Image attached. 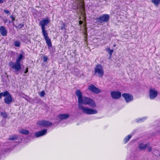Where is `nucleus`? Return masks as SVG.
Here are the masks:
<instances>
[{
    "mask_svg": "<svg viewBox=\"0 0 160 160\" xmlns=\"http://www.w3.org/2000/svg\"><path fill=\"white\" fill-rule=\"evenodd\" d=\"M48 60V58L44 56L43 57V61L44 62H46Z\"/></svg>",
    "mask_w": 160,
    "mask_h": 160,
    "instance_id": "obj_30",
    "label": "nucleus"
},
{
    "mask_svg": "<svg viewBox=\"0 0 160 160\" xmlns=\"http://www.w3.org/2000/svg\"><path fill=\"white\" fill-rule=\"evenodd\" d=\"M106 51L108 52L110 56H111L113 52V50L110 49L109 48H106Z\"/></svg>",
    "mask_w": 160,
    "mask_h": 160,
    "instance_id": "obj_22",
    "label": "nucleus"
},
{
    "mask_svg": "<svg viewBox=\"0 0 160 160\" xmlns=\"http://www.w3.org/2000/svg\"><path fill=\"white\" fill-rule=\"evenodd\" d=\"M151 2L155 6H158L160 4V0H151Z\"/></svg>",
    "mask_w": 160,
    "mask_h": 160,
    "instance_id": "obj_19",
    "label": "nucleus"
},
{
    "mask_svg": "<svg viewBox=\"0 0 160 160\" xmlns=\"http://www.w3.org/2000/svg\"><path fill=\"white\" fill-rule=\"evenodd\" d=\"M28 68H27L26 71L25 72V73H26L28 72Z\"/></svg>",
    "mask_w": 160,
    "mask_h": 160,
    "instance_id": "obj_34",
    "label": "nucleus"
},
{
    "mask_svg": "<svg viewBox=\"0 0 160 160\" xmlns=\"http://www.w3.org/2000/svg\"><path fill=\"white\" fill-rule=\"evenodd\" d=\"M19 132L22 134L24 135H28L29 133V131L27 130L22 129L19 131Z\"/></svg>",
    "mask_w": 160,
    "mask_h": 160,
    "instance_id": "obj_16",
    "label": "nucleus"
},
{
    "mask_svg": "<svg viewBox=\"0 0 160 160\" xmlns=\"http://www.w3.org/2000/svg\"><path fill=\"white\" fill-rule=\"evenodd\" d=\"M10 17L12 18V21H13L15 20V18L12 16H11Z\"/></svg>",
    "mask_w": 160,
    "mask_h": 160,
    "instance_id": "obj_32",
    "label": "nucleus"
},
{
    "mask_svg": "<svg viewBox=\"0 0 160 160\" xmlns=\"http://www.w3.org/2000/svg\"><path fill=\"white\" fill-rule=\"evenodd\" d=\"M158 93V91L155 89H150L149 91V97L150 99H154L157 96Z\"/></svg>",
    "mask_w": 160,
    "mask_h": 160,
    "instance_id": "obj_6",
    "label": "nucleus"
},
{
    "mask_svg": "<svg viewBox=\"0 0 160 160\" xmlns=\"http://www.w3.org/2000/svg\"><path fill=\"white\" fill-rule=\"evenodd\" d=\"M113 46H114V47H116V45H115V44H114V45H113Z\"/></svg>",
    "mask_w": 160,
    "mask_h": 160,
    "instance_id": "obj_37",
    "label": "nucleus"
},
{
    "mask_svg": "<svg viewBox=\"0 0 160 160\" xmlns=\"http://www.w3.org/2000/svg\"><path fill=\"white\" fill-rule=\"evenodd\" d=\"M24 57V54L22 53L20 54L17 58L16 61L20 62V61L22 60Z\"/></svg>",
    "mask_w": 160,
    "mask_h": 160,
    "instance_id": "obj_17",
    "label": "nucleus"
},
{
    "mask_svg": "<svg viewBox=\"0 0 160 160\" xmlns=\"http://www.w3.org/2000/svg\"><path fill=\"white\" fill-rule=\"evenodd\" d=\"M3 21L5 22H7V19H5L3 20Z\"/></svg>",
    "mask_w": 160,
    "mask_h": 160,
    "instance_id": "obj_35",
    "label": "nucleus"
},
{
    "mask_svg": "<svg viewBox=\"0 0 160 160\" xmlns=\"http://www.w3.org/2000/svg\"><path fill=\"white\" fill-rule=\"evenodd\" d=\"M5 97V98L4 99V101L5 103L7 104H9L12 102L11 96L8 92V94H7V95Z\"/></svg>",
    "mask_w": 160,
    "mask_h": 160,
    "instance_id": "obj_12",
    "label": "nucleus"
},
{
    "mask_svg": "<svg viewBox=\"0 0 160 160\" xmlns=\"http://www.w3.org/2000/svg\"><path fill=\"white\" fill-rule=\"evenodd\" d=\"M83 23V22L82 21H80L79 22V24L81 25Z\"/></svg>",
    "mask_w": 160,
    "mask_h": 160,
    "instance_id": "obj_33",
    "label": "nucleus"
},
{
    "mask_svg": "<svg viewBox=\"0 0 160 160\" xmlns=\"http://www.w3.org/2000/svg\"><path fill=\"white\" fill-rule=\"evenodd\" d=\"M50 22V19L48 17L43 19L40 21L39 23V25L41 27L42 33L47 32L46 31L45 29V26L49 23Z\"/></svg>",
    "mask_w": 160,
    "mask_h": 160,
    "instance_id": "obj_3",
    "label": "nucleus"
},
{
    "mask_svg": "<svg viewBox=\"0 0 160 160\" xmlns=\"http://www.w3.org/2000/svg\"><path fill=\"white\" fill-rule=\"evenodd\" d=\"M109 18V16L108 14H104L103 16L100 17L99 18V21L100 22H106L108 21Z\"/></svg>",
    "mask_w": 160,
    "mask_h": 160,
    "instance_id": "obj_10",
    "label": "nucleus"
},
{
    "mask_svg": "<svg viewBox=\"0 0 160 160\" xmlns=\"http://www.w3.org/2000/svg\"><path fill=\"white\" fill-rule=\"evenodd\" d=\"M131 138V136L130 135H128L124 139V142L125 143H127Z\"/></svg>",
    "mask_w": 160,
    "mask_h": 160,
    "instance_id": "obj_21",
    "label": "nucleus"
},
{
    "mask_svg": "<svg viewBox=\"0 0 160 160\" xmlns=\"http://www.w3.org/2000/svg\"><path fill=\"white\" fill-rule=\"evenodd\" d=\"M76 94L78 98V108L82 110L83 113L88 115L95 114L98 113V111L97 109L84 106L82 105H88L92 108L96 107L97 104L93 99L86 97H82V94L79 90L76 91Z\"/></svg>",
    "mask_w": 160,
    "mask_h": 160,
    "instance_id": "obj_1",
    "label": "nucleus"
},
{
    "mask_svg": "<svg viewBox=\"0 0 160 160\" xmlns=\"http://www.w3.org/2000/svg\"><path fill=\"white\" fill-rule=\"evenodd\" d=\"M15 46L17 47H19L20 45V42H19L16 41L14 42Z\"/></svg>",
    "mask_w": 160,
    "mask_h": 160,
    "instance_id": "obj_24",
    "label": "nucleus"
},
{
    "mask_svg": "<svg viewBox=\"0 0 160 160\" xmlns=\"http://www.w3.org/2000/svg\"><path fill=\"white\" fill-rule=\"evenodd\" d=\"M1 115L3 118H7L8 117L7 114L5 112L1 113Z\"/></svg>",
    "mask_w": 160,
    "mask_h": 160,
    "instance_id": "obj_25",
    "label": "nucleus"
},
{
    "mask_svg": "<svg viewBox=\"0 0 160 160\" xmlns=\"http://www.w3.org/2000/svg\"><path fill=\"white\" fill-rule=\"evenodd\" d=\"M122 96L127 102H129L133 100V96L129 94L124 93L122 95Z\"/></svg>",
    "mask_w": 160,
    "mask_h": 160,
    "instance_id": "obj_9",
    "label": "nucleus"
},
{
    "mask_svg": "<svg viewBox=\"0 0 160 160\" xmlns=\"http://www.w3.org/2000/svg\"><path fill=\"white\" fill-rule=\"evenodd\" d=\"M8 94V92H3L0 93V99H1L2 96L5 97Z\"/></svg>",
    "mask_w": 160,
    "mask_h": 160,
    "instance_id": "obj_23",
    "label": "nucleus"
},
{
    "mask_svg": "<svg viewBox=\"0 0 160 160\" xmlns=\"http://www.w3.org/2000/svg\"><path fill=\"white\" fill-rule=\"evenodd\" d=\"M112 98L115 99H119L121 97V93L118 91H112L111 92Z\"/></svg>",
    "mask_w": 160,
    "mask_h": 160,
    "instance_id": "obj_8",
    "label": "nucleus"
},
{
    "mask_svg": "<svg viewBox=\"0 0 160 160\" xmlns=\"http://www.w3.org/2000/svg\"><path fill=\"white\" fill-rule=\"evenodd\" d=\"M146 118H140L139 120H137V122H140L143 121L144 120L146 119Z\"/></svg>",
    "mask_w": 160,
    "mask_h": 160,
    "instance_id": "obj_26",
    "label": "nucleus"
},
{
    "mask_svg": "<svg viewBox=\"0 0 160 160\" xmlns=\"http://www.w3.org/2000/svg\"><path fill=\"white\" fill-rule=\"evenodd\" d=\"M37 124L39 126L45 127L51 126L52 124V123L48 121L42 120L38 121V122Z\"/></svg>",
    "mask_w": 160,
    "mask_h": 160,
    "instance_id": "obj_5",
    "label": "nucleus"
},
{
    "mask_svg": "<svg viewBox=\"0 0 160 160\" xmlns=\"http://www.w3.org/2000/svg\"><path fill=\"white\" fill-rule=\"evenodd\" d=\"M0 32L2 36H6L7 35V31L4 27L1 26L0 27Z\"/></svg>",
    "mask_w": 160,
    "mask_h": 160,
    "instance_id": "obj_15",
    "label": "nucleus"
},
{
    "mask_svg": "<svg viewBox=\"0 0 160 160\" xmlns=\"http://www.w3.org/2000/svg\"><path fill=\"white\" fill-rule=\"evenodd\" d=\"M147 144L140 143L139 145V148L141 150H143L145 149L147 147Z\"/></svg>",
    "mask_w": 160,
    "mask_h": 160,
    "instance_id": "obj_18",
    "label": "nucleus"
},
{
    "mask_svg": "<svg viewBox=\"0 0 160 160\" xmlns=\"http://www.w3.org/2000/svg\"><path fill=\"white\" fill-rule=\"evenodd\" d=\"M69 117V114H61L58 115V117L59 119L62 120L68 118Z\"/></svg>",
    "mask_w": 160,
    "mask_h": 160,
    "instance_id": "obj_14",
    "label": "nucleus"
},
{
    "mask_svg": "<svg viewBox=\"0 0 160 160\" xmlns=\"http://www.w3.org/2000/svg\"><path fill=\"white\" fill-rule=\"evenodd\" d=\"M42 33L44 36V38L46 41V42L47 45L49 47H51L52 46V44L51 42V40L48 37L47 32Z\"/></svg>",
    "mask_w": 160,
    "mask_h": 160,
    "instance_id": "obj_11",
    "label": "nucleus"
},
{
    "mask_svg": "<svg viewBox=\"0 0 160 160\" xmlns=\"http://www.w3.org/2000/svg\"><path fill=\"white\" fill-rule=\"evenodd\" d=\"M23 25L22 24H19L18 25V27L19 28H21L23 27Z\"/></svg>",
    "mask_w": 160,
    "mask_h": 160,
    "instance_id": "obj_29",
    "label": "nucleus"
},
{
    "mask_svg": "<svg viewBox=\"0 0 160 160\" xmlns=\"http://www.w3.org/2000/svg\"><path fill=\"white\" fill-rule=\"evenodd\" d=\"M10 65L12 68L14 69L16 71H18L21 68V65L20 62L16 61L15 63L11 62Z\"/></svg>",
    "mask_w": 160,
    "mask_h": 160,
    "instance_id": "obj_4",
    "label": "nucleus"
},
{
    "mask_svg": "<svg viewBox=\"0 0 160 160\" xmlns=\"http://www.w3.org/2000/svg\"><path fill=\"white\" fill-rule=\"evenodd\" d=\"M47 132V129H43L40 131L36 132L35 135L36 137H39L46 134Z\"/></svg>",
    "mask_w": 160,
    "mask_h": 160,
    "instance_id": "obj_13",
    "label": "nucleus"
},
{
    "mask_svg": "<svg viewBox=\"0 0 160 160\" xmlns=\"http://www.w3.org/2000/svg\"><path fill=\"white\" fill-rule=\"evenodd\" d=\"M88 89L96 94L99 93L101 92V91L99 88H97L93 85H89L88 87Z\"/></svg>",
    "mask_w": 160,
    "mask_h": 160,
    "instance_id": "obj_7",
    "label": "nucleus"
},
{
    "mask_svg": "<svg viewBox=\"0 0 160 160\" xmlns=\"http://www.w3.org/2000/svg\"><path fill=\"white\" fill-rule=\"evenodd\" d=\"M103 67L101 64H97L94 68V75L98 77L102 78L104 75Z\"/></svg>",
    "mask_w": 160,
    "mask_h": 160,
    "instance_id": "obj_2",
    "label": "nucleus"
},
{
    "mask_svg": "<svg viewBox=\"0 0 160 160\" xmlns=\"http://www.w3.org/2000/svg\"><path fill=\"white\" fill-rule=\"evenodd\" d=\"M45 92L44 91H42L39 94L40 96L41 97H43L45 95Z\"/></svg>",
    "mask_w": 160,
    "mask_h": 160,
    "instance_id": "obj_28",
    "label": "nucleus"
},
{
    "mask_svg": "<svg viewBox=\"0 0 160 160\" xmlns=\"http://www.w3.org/2000/svg\"><path fill=\"white\" fill-rule=\"evenodd\" d=\"M4 12L7 13V14H8V13H9V12L8 10H4Z\"/></svg>",
    "mask_w": 160,
    "mask_h": 160,
    "instance_id": "obj_31",
    "label": "nucleus"
},
{
    "mask_svg": "<svg viewBox=\"0 0 160 160\" xmlns=\"http://www.w3.org/2000/svg\"><path fill=\"white\" fill-rule=\"evenodd\" d=\"M146 148L147 149L148 151L149 152H150L152 150L151 148L150 147L148 144H147V146Z\"/></svg>",
    "mask_w": 160,
    "mask_h": 160,
    "instance_id": "obj_27",
    "label": "nucleus"
},
{
    "mask_svg": "<svg viewBox=\"0 0 160 160\" xmlns=\"http://www.w3.org/2000/svg\"><path fill=\"white\" fill-rule=\"evenodd\" d=\"M3 1V0H0V3H2Z\"/></svg>",
    "mask_w": 160,
    "mask_h": 160,
    "instance_id": "obj_36",
    "label": "nucleus"
},
{
    "mask_svg": "<svg viewBox=\"0 0 160 160\" xmlns=\"http://www.w3.org/2000/svg\"><path fill=\"white\" fill-rule=\"evenodd\" d=\"M18 137L16 135H13L10 136L9 138V140H12L13 141H15L18 139Z\"/></svg>",
    "mask_w": 160,
    "mask_h": 160,
    "instance_id": "obj_20",
    "label": "nucleus"
}]
</instances>
